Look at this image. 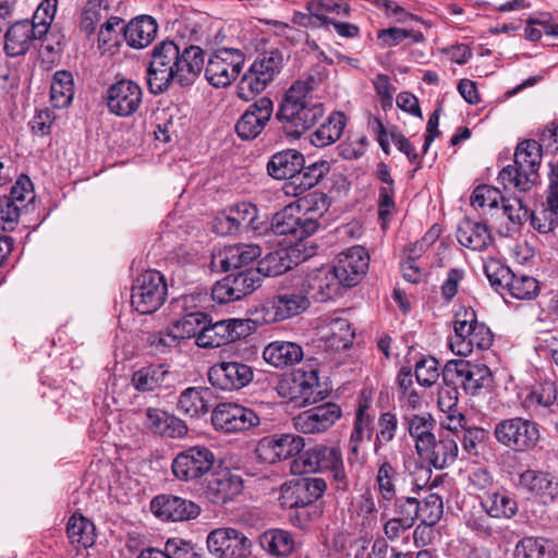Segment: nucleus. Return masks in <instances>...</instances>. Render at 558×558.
Instances as JSON below:
<instances>
[{"instance_id": "f257e3e1", "label": "nucleus", "mask_w": 558, "mask_h": 558, "mask_svg": "<svg viewBox=\"0 0 558 558\" xmlns=\"http://www.w3.org/2000/svg\"><path fill=\"white\" fill-rule=\"evenodd\" d=\"M205 65L204 50L197 45L178 46L166 40L151 52L147 69V84L150 93L161 94L177 82L181 86L192 85Z\"/></svg>"}, {"instance_id": "f03ea898", "label": "nucleus", "mask_w": 558, "mask_h": 558, "mask_svg": "<svg viewBox=\"0 0 558 558\" xmlns=\"http://www.w3.org/2000/svg\"><path fill=\"white\" fill-rule=\"evenodd\" d=\"M305 87L292 84L286 92L276 119L290 137H300L323 116L324 106L313 96H306Z\"/></svg>"}, {"instance_id": "7ed1b4c3", "label": "nucleus", "mask_w": 558, "mask_h": 558, "mask_svg": "<svg viewBox=\"0 0 558 558\" xmlns=\"http://www.w3.org/2000/svg\"><path fill=\"white\" fill-rule=\"evenodd\" d=\"M542 161V145L534 140L521 142L514 153L513 165L502 168L498 181L504 189L530 191L538 181Z\"/></svg>"}, {"instance_id": "20e7f679", "label": "nucleus", "mask_w": 558, "mask_h": 558, "mask_svg": "<svg viewBox=\"0 0 558 558\" xmlns=\"http://www.w3.org/2000/svg\"><path fill=\"white\" fill-rule=\"evenodd\" d=\"M493 332L483 323H478L472 308H460L454 314L453 335L449 338L451 351L468 356L476 348L487 350L493 344Z\"/></svg>"}, {"instance_id": "39448f33", "label": "nucleus", "mask_w": 558, "mask_h": 558, "mask_svg": "<svg viewBox=\"0 0 558 558\" xmlns=\"http://www.w3.org/2000/svg\"><path fill=\"white\" fill-rule=\"evenodd\" d=\"M283 66V56L278 50L262 53L250 65L236 86L239 98L248 101L274 81Z\"/></svg>"}, {"instance_id": "423d86ee", "label": "nucleus", "mask_w": 558, "mask_h": 558, "mask_svg": "<svg viewBox=\"0 0 558 558\" xmlns=\"http://www.w3.org/2000/svg\"><path fill=\"white\" fill-rule=\"evenodd\" d=\"M494 436L504 447L515 452H526L537 446L541 432L535 421L515 416L499 421L494 427Z\"/></svg>"}, {"instance_id": "0eeeda50", "label": "nucleus", "mask_w": 558, "mask_h": 558, "mask_svg": "<svg viewBox=\"0 0 558 558\" xmlns=\"http://www.w3.org/2000/svg\"><path fill=\"white\" fill-rule=\"evenodd\" d=\"M167 284L163 276L156 270L141 274L132 288V306L142 315L156 312L165 302Z\"/></svg>"}, {"instance_id": "6e6552de", "label": "nucleus", "mask_w": 558, "mask_h": 558, "mask_svg": "<svg viewBox=\"0 0 558 558\" xmlns=\"http://www.w3.org/2000/svg\"><path fill=\"white\" fill-rule=\"evenodd\" d=\"M442 378L445 383L460 384L471 395L488 388L493 383L492 372L486 365L464 360L448 361L442 369Z\"/></svg>"}, {"instance_id": "1a4fd4ad", "label": "nucleus", "mask_w": 558, "mask_h": 558, "mask_svg": "<svg viewBox=\"0 0 558 558\" xmlns=\"http://www.w3.org/2000/svg\"><path fill=\"white\" fill-rule=\"evenodd\" d=\"M214 452L205 446H193L177 453L171 463L174 477L194 482L208 474L215 465Z\"/></svg>"}, {"instance_id": "9d476101", "label": "nucleus", "mask_w": 558, "mask_h": 558, "mask_svg": "<svg viewBox=\"0 0 558 558\" xmlns=\"http://www.w3.org/2000/svg\"><path fill=\"white\" fill-rule=\"evenodd\" d=\"M244 60L245 57L239 49H219L208 59L205 77L215 87H226L238 77Z\"/></svg>"}, {"instance_id": "9b49d317", "label": "nucleus", "mask_w": 558, "mask_h": 558, "mask_svg": "<svg viewBox=\"0 0 558 558\" xmlns=\"http://www.w3.org/2000/svg\"><path fill=\"white\" fill-rule=\"evenodd\" d=\"M308 306L307 295L296 282L293 290L267 298L262 305V312L266 323H276L296 316Z\"/></svg>"}, {"instance_id": "f8f14e48", "label": "nucleus", "mask_w": 558, "mask_h": 558, "mask_svg": "<svg viewBox=\"0 0 558 558\" xmlns=\"http://www.w3.org/2000/svg\"><path fill=\"white\" fill-rule=\"evenodd\" d=\"M207 548L217 558H248L252 543L235 529L220 527L208 534Z\"/></svg>"}, {"instance_id": "ddd939ff", "label": "nucleus", "mask_w": 558, "mask_h": 558, "mask_svg": "<svg viewBox=\"0 0 558 558\" xmlns=\"http://www.w3.org/2000/svg\"><path fill=\"white\" fill-rule=\"evenodd\" d=\"M211 422L216 429L236 433L259 425L260 420L252 409L233 402H225L214 408Z\"/></svg>"}, {"instance_id": "4468645a", "label": "nucleus", "mask_w": 558, "mask_h": 558, "mask_svg": "<svg viewBox=\"0 0 558 558\" xmlns=\"http://www.w3.org/2000/svg\"><path fill=\"white\" fill-rule=\"evenodd\" d=\"M254 378L253 368L240 361H223L210 366L208 380L215 388L236 391L248 386Z\"/></svg>"}, {"instance_id": "2eb2a0df", "label": "nucleus", "mask_w": 558, "mask_h": 558, "mask_svg": "<svg viewBox=\"0 0 558 558\" xmlns=\"http://www.w3.org/2000/svg\"><path fill=\"white\" fill-rule=\"evenodd\" d=\"M296 282L303 293L307 295L308 301L313 299L317 302H325L338 295L342 286L332 267L315 269L305 277H299Z\"/></svg>"}, {"instance_id": "dca6fc26", "label": "nucleus", "mask_w": 558, "mask_h": 558, "mask_svg": "<svg viewBox=\"0 0 558 558\" xmlns=\"http://www.w3.org/2000/svg\"><path fill=\"white\" fill-rule=\"evenodd\" d=\"M318 228L313 218H303L294 204L286 206L276 213L271 220V230L278 235H289L293 241H302L312 235Z\"/></svg>"}, {"instance_id": "f3484780", "label": "nucleus", "mask_w": 558, "mask_h": 558, "mask_svg": "<svg viewBox=\"0 0 558 558\" xmlns=\"http://www.w3.org/2000/svg\"><path fill=\"white\" fill-rule=\"evenodd\" d=\"M141 86L132 80H120L109 86L106 101L111 113L118 117H130L137 111L142 104Z\"/></svg>"}, {"instance_id": "a211bd4d", "label": "nucleus", "mask_w": 558, "mask_h": 558, "mask_svg": "<svg viewBox=\"0 0 558 558\" xmlns=\"http://www.w3.org/2000/svg\"><path fill=\"white\" fill-rule=\"evenodd\" d=\"M341 415L342 411L338 404L327 402L294 416L293 426L302 434H320L332 427Z\"/></svg>"}, {"instance_id": "6ab92c4d", "label": "nucleus", "mask_w": 558, "mask_h": 558, "mask_svg": "<svg viewBox=\"0 0 558 558\" xmlns=\"http://www.w3.org/2000/svg\"><path fill=\"white\" fill-rule=\"evenodd\" d=\"M304 439L293 434H274L263 437L256 447L257 457L266 463H275L299 454Z\"/></svg>"}, {"instance_id": "aec40b11", "label": "nucleus", "mask_w": 558, "mask_h": 558, "mask_svg": "<svg viewBox=\"0 0 558 558\" xmlns=\"http://www.w3.org/2000/svg\"><path fill=\"white\" fill-rule=\"evenodd\" d=\"M327 488L320 477H303L283 485L281 488L282 505L289 508L305 507L323 496Z\"/></svg>"}, {"instance_id": "412c9836", "label": "nucleus", "mask_w": 558, "mask_h": 558, "mask_svg": "<svg viewBox=\"0 0 558 558\" xmlns=\"http://www.w3.org/2000/svg\"><path fill=\"white\" fill-rule=\"evenodd\" d=\"M153 513L163 521H186L201 513V507L192 500L173 495L156 496L150 502Z\"/></svg>"}, {"instance_id": "4be33fe9", "label": "nucleus", "mask_w": 558, "mask_h": 558, "mask_svg": "<svg viewBox=\"0 0 558 558\" xmlns=\"http://www.w3.org/2000/svg\"><path fill=\"white\" fill-rule=\"evenodd\" d=\"M274 104L270 98L262 97L252 104L239 119L235 131L242 140H254L265 129L271 118Z\"/></svg>"}, {"instance_id": "5701e85b", "label": "nucleus", "mask_w": 558, "mask_h": 558, "mask_svg": "<svg viewBox=\"0 0 558 558\" xmlns=\"http://www.w3.org/2000/svg\"><path fill=\"white\" fill-rule=\"evenodd\" d=\"M368 265L369 256L366 250L356 245L342 252L332 268L337 272L342 286L353 287L365 275Z\"/></svg>"}, {"instance_id": "b1692460", "label": "nucleus", "mask_w": 558, "mask_h": 558, "mask_svg": "<svg viewBox=\"0 0 558 558\" xmlns=\"http://www.w3.org/2000/svg\"><path fill=\"white\" fill-rule=\"evenodd\" d=\"M256 289L253 274L240 271L231 274L215 283L211 289L213 300L223 304L241 300Z\"/></svg>"}, {"instance_id": "393cba45", "label": "nucleus", "mask_w": 558, "mask_h": 558, "mask_svg": "<svg viewBox=\"0 0 558 558\" xmlns=\"http://www.w3.org/2000/svg\"><path fill=\"white\" fill-rule=\"evenodd\" d=\"M242 489L243 481L240 475L221 471L207 480L203 495L214 505H225L239 496Z\"/></svg>"}, {"instance_id": "a878e982", "label": "nucleus", "mask_w": 558, "mask_h": 558, "mask_svg": "<svg viewBox=\"0 0 558 558\" xmlns=\"http://www.w3.org/2000/svg\"><path fill=\"white\" fill-rule=\"evenodd\" d=\"M262 254V250L256 244H235L225 246L213 255V265L222 271L242 268Z\"/></svg>"}, {"instance_id": "bb28decb", "label": "nucleus", "mask_w": 558, "mask_h": 558, "mask_svg": "<svg viewBox=\"0 0 558 558\" xmlns=\"http://www.w3.org/2000/svg\"><path fill=\"white\" fill-rule=\"evenodd\" d=\"M519 484L544 504L558 498V478L547 472L526 470L520 475Z\"/></svg>"}, {"instance_id": "cd10ccee", "label": "nucleus", "mask_w": 558, "mask_h": 558, "mask_svg": "<svg viewBox=\"0 0 558 558\" xmlns=\"http://www.w3.org/2000/svg\"><path fill=\"white\" fill-rule=\"evenodd\" d=\"M330 163L327 160L315 161L308 166L303 163L302 170L296 172L292 181H287L283 192L288 196L299 197L314 187L328 172Z\"/></svg>"}, {"instance_id": "c85d7f7f", "label": "nucleus", "mask_w": 558, "mask_h": 558, "mask_svg": "<svg viewBox=\"0 0 558 558\" xmlns=\"http://www.w3.org/2000/svg\"><path fill=\"white\" fill-rule=\"evenodd\" d=\"M458 451V444L454 438L439 435L438 439L434 437L430 444H427L417 454L434 468L445 469L454 463Z\"/></svg>"}, {"instance_id": "c756f323", "label": "nucleus", "mask_w": 558, "mask_h": 558, "mask_svg": "<svg viewBox=\"0 0 558 558\" xmlns=\"http://www.w3.org/2000/svg\"><path fill=\"white\" fill-rule=\"evenodd\" d=\"M305 158L296 149L288 148L270 156L266 169L267 173L275 180L292 181L296 172L302 170Z\"/></svg>"}, {"instance_id": "7c9ffc66", "label": "nucleus", "mask_w": 558, "mask_h": 558, "mask_svg": "<svg viewBox=\"0 0 558 558\" xmlns=\"http://www.w3.org/2000/svg\"><path fill=\"white\" fill-rule=\"evenodd\" d=\"M373 436V416L367 412V405H360L353 422V428L348 444V462H361L360 449L364 441Z\"/></svg>"}, {"instance_id": "2f4dec72", "label": "nucleus", "mask_w": 558, "mask_h": 558, "mask_svg": "<svg viewBox=\"0 0 558 558\" xmlns=\"http://www.w3.org/2000/svg\"><path fill=\"white\" fill-rule=\"evenodd\" d=\"M317 336L328 348L340 350L351 345L354 332L347 319L331 318L324 320L317 327Z\"/></svg>"}, {"instance_id": "473e14b6", "label": "nucleus", "mask_w": 558, "mask_h": 558, "mask_svg": "<svg viewBox=\"0 0 558 558\" xmlns=\"http://www.w3.org/2000/svg\"><path fill=\"white\" fill-rule=\"evenodd\" d=\"M316 450L320 472L328 471L331 474L336 489L345 490L348 488V476L344 471L340 447L317 445Z\"/></svg>"}, {"instance_id": "72a5a7b5", "label": "nucleus", "mask_w": 558, "mask_h": 558, "mask_svg": "<svg viewBox=\"0 0 558 558\" xmlns=\"http://www.w3.org/2000/svg\"><path fill=\"white\" fill-rule=\"evenodd\" d=\"M40 39L34 32L31 21H19L11 25L4 35V52L9 57L25 54L33 40Z\"/></svg>"}, {"instance_id": "f704fd0d", "label": "nucleus", "mask_w": 558, "mask_h": 558, "mask_svg": "<svg viewBox=\"0 0 558 558\" xmlns=\"http://www.w3.org/2000/svg\"><path fill=\"white\" fill-rule=\"evenodd\" d=\"M480 505L487 517L494 519H511L518 512V504L510 494L504 489H494L478 495Z\"/></svg>"}, {"instance_id": "c9c22d12", "label": "nucleus", "mask_w": 558, "mask_h": 558, "mask_svg": "<svg viewBox=\"0 0 558 558\" xmlns=\"http://www.w3.org/2000/svg\"><path fill=\"white\" fill-rule=\"evenodd\" d=\"M287 387V396L292 401H300L301 404H307L314 401V395L318 387V376L316 372L298 371L292 374L290 379L282 383L281 389Z\"/></svg>"}, {"instance_id": "e433bc0d", "label": "nucleus", "mask_w": 558, "mask_h": 558, "mask_svg": "<svg viewBox=\"0 0 558 558\" xmlns=\"http://www.w3.org/2000/svg\"><path fill=\"white\" fill-rule=\"evenodd\" d=\"M213 401L214 392L210 388L190 387L181 392L178 408L190 417H199L209 412Z\"/></svg>"}, {"instance_id": "4c0bfd02", "label": "nucleus", "mask_w": 558, "mask_h": 558, "mask_svg": "<svg viewBox=\"0 0 558 558\" xmlns=\"http://www.w3.org/2000/svg\"><path fill=\"white\" fill-rule=\"evenodd\" d=\"M459 243L473 251H483L487 248L493 236L485 223L471 219H463L457 230Z\"/></svg>"}, {"instance_id": "58836bf2", "label": "nucleus", "mask_w": 558, "mask_h": 558, "mask_svg": "<svg viewBox=\"0 0 558 558\" xmlns=\"http://www.w3.org/2000/svg\"><path fill=\"white\" fill-rule=\"evenodd\" d=\"M263 357L268 364L283 368L299 363L303 357V350L294 342L272 341L265 347Z\"/></svg>"}, {"instance_id": "ea45409f", "label": "nucleus", "mask_w": 558, "mask_h": 558, "mask_svg": "<svg viewBox=\"0 0 558 558\" xmlns=\"http://www.w3.org/2000/svg\"><path fill=\"white\" fill-rule=\"evenodd\" d=\"M121 29L124 32V38L129 46L142 49L154 40L157 33V24L153 17L143 15L133 19Z\"/></svg>"}, {"instance_id": "a19ab883", "label": "nucleus", "mask_w": 558, "mask_h": 558, "mask_svg": "<svg viewBox=\"0 0 558 558\" xmlns=\"http://www.w3.org/2000/svg\"><path fill=\"white\" fill-rule=\"evenodd\" d=\"M524 405L533 410L558 412L557 386L554 381L546 380L536 385L525 397Z\"/></svg>"}, {"instance_id": "79ce46f5", "label": "nucleus", "mask_w": 558, "mask_h": 558, "mask_svg": "<svg viewBox=\"0 0 558 558\" xmlns=\"http://www.w3.org/2000/svg\"><path fill=\"white\" fill-rule=\"evenodd\" d=\"M260 547L271 556L287 557L295 549L292 534L286 530L271 529L259 536Z\"/></svg>"}, {"instance_id": "37998d69", "label": "nucleus", "mask_w": 558, "mask_h": 558, "mask_svg": "<svg viewBox=\"0 0 558 558\" xmlns=\"http://www.w3.org/2000/svg\"><path fill=\"white\" fill-rule=\"evenodd\" d=\"M168 376L169 371L165 365H148L133 374L132 385L136 390L142 392L154 391L165 385Z\"/></svg>"}, {"instance_id": "c03bdc74", "label": "nucleus", "mask_w": 558, "mask_h": 558, "mask_svg": "<svg viewBox=\"0 0 558 558\" xmlns=\"http://www.w3.org/2000/svg\"><path fill=\"white\" fill-rule=\"evenodd\" d=\"M556 555L555 544L543 537H523L514 548V558H555Z\"/></svg>"}, {"instance_id": "a18cd8bd", "label": "nucleus", "mask_w": 558, "mask_h": 558, "mask_svg": "<svg viewBox=\"0 0 558 558\" xmlns=\"http://www.w3.org/2000/svg\"><path fill=\"white\" fill-rule=\"evenodd\" d=\"M345 126V117L342 112H332L312 135L311 143L317 147L328 146L338 141Z\"/></svg>"}, {"instance_id": "49530a36", "label": "nucleus", "mask_w": 558, "mask_h": 558, "mask_svg": "<svg viewBox=\"0 0 558 558\" xmlns=\"http://www.w3.org/2000/svg\"><path fill=\"white\" fill-rule=\"evenodd\" d=\"M66 533L70 542L77 548H87L95 543V525L83 515L73 514L69 519Z\"/></svg>"}, {"instance_id": "de8ad7c7", "label": "nucleus", "mask_w": 558, "mask_h": 558, "mask_svg": "<svg viewBox=\"0 0 558 558\" xmlns=\"http://www.w3.org/2000/svg\"><path fill=\"white\" fill-rule=\"evenodd\" d=\"M74 96L73 76L68 71H57L50 86V100L56 108L68 107Z\"/></svg>"}, {"instance_id": "09e8293b", "label": "nucleus", "mask_w": 558, "mask_h": 558, "mask_svg": "<svg viewBox=\"0 0 558 558\" xmlns=\"http://www.w3.org/2000/svg\"><path fill=\"white\" fill-rule=\"evenodd\" d=\"M434 427L435 421L429 413L415 414L408 418V430L415 442L416 452L430 444V440L435 437Z\"/></svg>"}, {"instance_id": "8fccbe9b", "label": "nucleus", "mask_w": 558, "mask_h": 558, "mask_svg": "<svg viewBox=\"0 0 558 558\" xmlns=\"http://www.w3.org/2000/svg\"><path fill=\"white\" fill-rule=\"evenodd\" d=\"M227 328L228 326H226L225 319L211 324H207L206 322L204 326L199 329L196 344L199 348L207 349L218 348L229 343V331H227Z\"/></svg>"}, {"instance_id": "3c124183", "label": "nucleus", "mask_w": 558, "mask_h": 558, "mask_svg": "<svg viewBox=\"0 0 558 558\" xmlns=\"http://www.w3.org/2000/svg\"><path fill=\"white\" fill-rule=\"evenodd\" d=\"M292 268V260L287 251L268 253L258 263V272L267 277L280 276Z\"/></svg>"}, {"instance_id": "603ef678", "label": "nucleus", "mask_w": 558, "mask_h": 558, "mask_svg": "<svg viewBox=\"0 0 558 558\" xmlns=\"http://www.w3.org/2000/svg\"><path fill=\"white\" fill-rule=\"evenodd\" d=\"M206 320L207 315L201 311H196L185 314L180 319L173 322L170 326L180 340L191 337H195L197 339L199 329L204 326Z\"/></svg>"}, {"instance_id": "864d4df0", "label": "nucleus", "mask_w": 558, "mask_h": 558, "mask_svg": "<svg viewBox=\"0 0 558 558\" xmlns=\"http://www.w3.org/2000/svg\"><path fill=\"white\" fill-rule=\"evenodd\" d=\"M397 474V470L386 458L378 463L376 486L386 501H391L396 497Z\"/></svg>"}, {"instance_id": "5fc2aeb1", "label": "nucleus", "mask_w": 558, "mask_h": 558, "mask_svg": "<svg viewBox=\"0 0 558 558\" xmlns=\"http://www.w3.org/2000/svg\"><path fill=\"white\" fill-rule=\"evenodd\" d=\"M295 207L299 208V211H301V209L305 210V213L302 214L303 218H313L315 222H318V218H320L329 207L328 196L323 192L314 191L300 198Z\"/></svg>"}, {"instance_id": "6e6d98bb", "label": "nucleus", "mask_w": 558, "mask_h": 558, "mask_svg": "<svg viewBox=\"0 0 558 558\" xmlns=\"http://www.w3.org/2000/svg\"><path fill=\"white\" fill-rule=\"evenodd\" d=\"M557 218L558 202L547 197L542 209L531 215V223L541 233H548L556 227Z\"/></svg>"}, {"instance_id": "4d7b16f0", "label": "nucleus", "mask_w": 558, "mask_h": 558, "mask_svg": "<svg viewBox=\"0 0 558 558\" xmlns=\"http://www.w3.org/2000/svg\"><path fill=\"white\" fill-rule=\"evenodd\" d=\"M505 290L518 300H531L537 295L539 287L535 278L513 274Z\"/></svg>"}, {"instance_id": "13d9d810", "label": "nucleus", "mask_w": 558, "mask_h": 558, "mask_svg": "<svg viewBox=\"0 0 558 558\" xmlns=\"http://www.w3.org/2000/svg\"><path fill=\"white\" fill-rule=\"evenodd\" d=\"M52 21V19L44 15L37 9L34 13L31 25L34 26V32L37 34V36H39L40 39L45 37L46 44L44 45V47L48 51L58 52L61 50L62 36L58 34L48 36V29Z\"/></svg>"}, {"instance_id": "bf43d9fd", "label": "nucleus", "mask_w": 558, "mask_h": 558, "mask_svg": "<svg viewBox=\"0 0 558 558\" xmlns=\"http://www.w3.org/2000/svg\"><path fill=\"white\" fill-rule=\"evenodd\" d=\"M108 15V5L104 0H88L83 9L81 27L92 34L96 29V25Z\"/></svg>"}, {"instance_id": "052dcab7", "label": "nucleus", "mask_w": 558, "mask_h": 558, "mask_svg": "<svg viewBox=\"0 0 558 558\" xmlns=\"http://www.w3.org/2000/svg\"><path fill=\"white\" fill-rule=\"evenodd\" d=\"M397 427L398 420L393 413L385 412L379 416L378 432L374 441V453L376 456H379L381 448L395 438Z\"/></svg>"}, {"instance_id": "680f3d73", "label": "nucleus", "mask_w": 558, "mask_h": 558, "mask_svg": "<svg viewBox=\"0 0 558 558\" xmlns=\"http://www.w3.org/2000/svg\"><path fill=\"white\" fill-rule=\"evenodd\" d=\"M444 513L442 498L436 494H428L423 504H420V520L426 526L435 525Z\"/></svg>"}, {"instance_id": "e2e57ef3", "label": "nucleus", "mask_w": 558, "mask_h": 558, "mask_svg": "<svg viewBox=\"0 0 558 558\" xmlns=\"http://www.w3.org/2000/svg\"><path fill=\"white\" fill-rule=\"evenodd\" d=\"M7 196L27 211L35 201V192L29 178L24 174L20 175Z\"/></svg>"}, {"instance_id": "0e129e2a", "label": "nucleus", "mask_w": 558, "mask_h": 558, "mask_svg": "<svg viewBox=\"0 0 558 558\" xmlns=\"http://www.w3.org/2000/svg\"><path fill=\"white\" fill-rule=\"evenodd\" d=\"M502 198L504 197L497 187L480 185L472 193L471 205L474 208L483 209L486 213V209L492 210L497 208Z\"/></svg>"}, {"instance_id": "69168bd1", "label": "nucleus", "mask_w": 558, "mask_h": 558, "mask_svg": "<svg viewBox=\"0 0 558 558\" xmlns=\"http://www.w3.org/2000/svg\"><path fill=\"white\" fill-rule=\"evenodd\" d=\"M439 376V363L435 357L423 356L415 363V378L421 386H433Z\"/></svg>"}, {"instance_id": "338daca9", "label": "nucleus", "mask_w": 558, "mask_h": 558, "mask_svg": "<svg viewBox=\"0 0 558 558\" xmlns=\"http://www.w3.org/2000/svg\"><path fill=\"white\" fill-rule=\"evenodd\" d=\"M484 270L490 284L497 291H504L513 276V271L499 260L490 259L484 265Z\"/></svg>"}, {"instance_id": "774afa93", "label": "nucleus", "mask_w": 558, "mask_h": 558, "mask_svg": "<svg viewBox=\"0 0 558 558\" xmlns=\"http://www.w3.org/2000/svg\"><path fill=\"white\" fill-rule=\"evenodd\" d=\"M228 211L240 230L248 228L257 230L255 220L257 218L258 210L255 205L251 203H240L233 207H230Z\"/></svg>"}]
</instances>
